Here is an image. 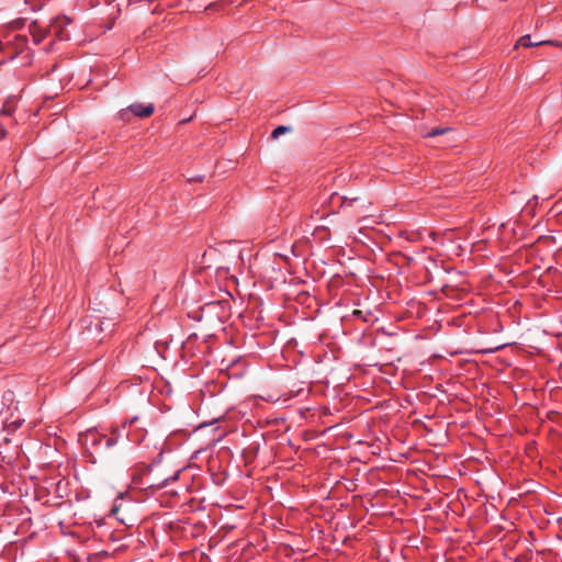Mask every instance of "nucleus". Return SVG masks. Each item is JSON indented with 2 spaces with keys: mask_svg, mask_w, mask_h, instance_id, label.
Masks as SVG:
<instances>
[{
  "mask_svg": "<svg viewBox=\"0 0 562 562\" xmlns=\"http://www.w3.org/2000/svg\"><path fill=\"white\" fill-rule=\"evenodd\" d=\"M445 132H446V130L434 128V130H431L430 132L427 133V136L428 137H434V136H437V135H441Z\"/></svg>",
  "mask_w": 562,
  "mask_h": 562,
  "instance_id": "obj_7",
  "label": "nucleus"
},
{
  "mask_svg": "<svg viewBox=\"0 0 562 562\" xmlns=\"http://www.w3.org/2000/svg\"><path fill=\"white\" fill-rule=\"evenodd\" d=\"M71 20L68 16H57L55 18L49 25V31L55 33L60 38H68L67 34H64V27L69 25Z\"/></svg>",
  "mask_w": 562,
  "mask_h": 562,
  "instance_id": "obj_2",
  "label": "nucleus"
},
{
  "mask_svg": "<svg viewBox=\"0 0 562 562\" xmlns=\"http://www.w3.org/2000/svg\"><path fill=\"white\" fill-rule=\"evenodd\" d=\"M519 46L533 47V46H540V44H539V42H531V38L529 35H524L517 41L515 47H519Z\"/></svg>",
  "mask_w": 562,
  "mask_h": 562,
  "instance_id": "obj_4",
  "label": "nucleus"
},
{
  "mask_svg": "<svg viewBox=\"0 0 562 562\" xmlns=\"http://www.w3.org/2000/svg\"><path fill=\"white\" fill-rule=\"evenodd\" d=\"M288 131H289V127H286V126H278L272 132V138H278L280 135L286 133Z\"/></svg>",
  "mask_w": 562,
  "mask_h": 562,
  "instance_id": "obj_6",
  "label": "nucleus"
},
{
  "mask_svg": "<svg viewBox=\"0 0 562 562\" xmlns=\"http://www.w3.org/2000/svg\"><path fill=\"white\" fill-rule=\"evenodd\" d=\"M540 45H551L554 47L562 48V41H553V40H547V41H539Z\"/></svg>",
  "mask_w": 562,
  "mask_h": 562,
  "instance_id": "obj_5",
  "label": "nucleus"
},
{
  "mask_svg": "<svg viewBox=\"0 0 562 562\" xmlns=\"http://www.w3.org/2000/svg\"><path fill=\"white\" fill-rule=\"evenodd\" d=\"M128 110L138 117H148L154 113V104H142V103H135L132 104Z\"/></svg>",
  "mask_w": 562,
  "mask_h": 562,
  "instance_id": "obj_3",
  "label": "nucleus"
},
{
  "mask_svg": "<svg viewBox=\"0 0 562 562\" xmlns=\"http://www.w3.org/2000/svg\"><path fill=\"white\" fill-rule=\"evenodd\" d=\"M81 441L88 449H94L97 451L100 445H104L105 448L115 446L117 443V437L105 438L99 431L90 429L81 435Z\"/></svg>",
  "mask_w": 562,
  "mask_h": 562,
  "instance_id": "obj_1",
  "label": "nucleus"
}]
</instances>
